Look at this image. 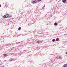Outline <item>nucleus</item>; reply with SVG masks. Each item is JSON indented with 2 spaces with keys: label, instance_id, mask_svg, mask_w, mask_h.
<instances>
[{
  "label": "nucleus",
  "instance_id": "obj_1",
  "mask_svg": "<svg viewBox=\"0 0 67 67\" xmlns=\"http://www.w3.org/2000/svg\"><path fill=\"white\" fill-rule=\"evenodd\" d=\"M8 16L9 15L8 14H7L3 16V18L4 19H5V18H7V17H8Z\"/></svg>",
  "mask_w": 67,
  "mask_h": 67
},
{
  "label": "nucleus",
  "instance_id": "obj_2",
  "mask_svg": "<svg viewBox=\"0 0 67 67\" xmlns=\"http://www.w3.org/2000/svg\"><path fill=\"white\" fill-rule=\"evenodd\" d=\"M37 1L36 0H34V1H32V3L33 4L37 3Z\"/></svg>",
  "mask_w": 67,
  "mask_h": 67
},
{
  "label": "nucleus",
  "instance_id": "obj_3",
  "mask_svg": "<svg viewBox=\"0 0 67 67\" xmlns=\"http://www.w3.org/2000/svg\"><path fill=\"white\" fill-rule=\"evenodd\" d=\"M64 67H67V64L64 65Z\"/></svg>",
  "mask_w": 67,
  "mask_h": 67
},
{
  "label": "nucleus",
  "instance_id": "obj_4",
  "mask_svg": "<svg viewBox=\"0 0 67 67\" xmlns=\"http://www.w3.org/2000/svg\"><path fill=\"white\" fill-rule=\"evenodd\" d=\"M59 38H57L56 40V41H59Z\"/></svg>",
  "mask_w": 67,
  "mask_h": 67
},
{
  "label": "nucleus",
  "instance_id": "obj_5",
  "mask_svg": "<svg viewBox=\"0 0 67 67\" xmlns=\"http://www.w3.org/2000/svg\"><path fill=\"white\" fill-rule=\"evenodd\" d=\"M13 59L10 58V60H9V61L10 62V61H12V60H13Z\"/></svg>",
  "mask_w": 67,
  "mask_h": 67
},
{
  "label": "nucleus",
  "instance_id": "obj_6",
  "mask_svg": "<svg viewBox=\"0 0 67 67\" xmlns=\"http://www.w3.org/2000/svg\"><path fill=\"white\" fill-rule=\"evenodd\" d=\"M8 17L9 18H11V17H12V16L10 15H8Z\"/></svg>",
  "mask_w": 67,
  "mask_h": 67
},
{
  "label": "nucleus",
  "instance_id": "obj_7",
  "mask_svg": "<svg viewBox=\"0 0 67 67\" xmlns=\"http://www.w3.org/2000/svg\"><path fill=\"white\" fill-rule=\"evenodd\" d=\"M56 41V40L55 39H53L52 40V42H55V41Z\"/></svg>",
  "mask_w": 67,
  "mask_h": 67
},
{
  "label": "nucleus",
  "instance_id": "obj_8",
  "mask_svg": "<svg viewBox=\"0 0 67 67\" xmlns=\"http://www.w3.org/2000/svg\"><path fill=\"white\" fill-rule=\"evenodd\" d=\"M3 55H4V56H5V57L7 56V55H6V54H3Z\"/></svg>",
  "mask_w": 67,
  "mask_h": 67
},
{
  "label": "nucleus",
  "instance_id": "obj_9",
  "mask_svg": "<svg viewBox=\"0 0 67 67\" xmlns=\"http://www.w3.org/2000/svg\"><path fill=\"white\" fill-rule=\"evenodd\" d=\"M20 30H21V27H19L18 28V30H19V31H20Z\"/></svg>",
  "mask_w": 67,
  "mask_h": 67
},
{
  "label": "nucleus",
  "instance_id": "obj_10",
  "mask_svg": "<svg viewBox=\"0 0 67 67\" xmlns=\"http://www.w3.org/2000/svg\"><path fill=\"white\" fill-rule=\"evenodd\" d=\"M62 1L63 2H64L66 1V0H62Z\"/></svg>",
  "mask_w": 67,
  "mask_h": 67
},
{
  "label": "nucleus",
  "instance_id": "obj_11",
  "mask_svg": "<svg viewBox=\"0 0 67 67\" xmlns=\"http://www.w3.org/2000/svg\"><path fill=\"white\" fill-rule=\"evenodd\" d=\"M57 23H54V25H57Z\"/></svg>",
  "mask_w": 67,
  "mask_h": 67
},
{
  "label": "nucleus",
  "instance_id": "obj_12",
  "mask_svg": "<svg viewBox=\"0 0 67 67\" xmlns=\"http://www.w3.org/2000/svg\"><path fill=\"white\" fill-rule=\"evenodd\" d=\"M40 42V41H37L36 42V43H39Z\"/></svg>",
  "mask_w": 67,
  "mask_h": 67
},
{
  "label": "nucleus",
  "instance_id": "obj_13",
  "mask_svg": "<svg viewBox=\"0 0 67 67\" xmlns=\"http://www.w3.org/2000/svg\"><path fill=\"white\" fill-rule=\"evenodd\" d=\"M66 54H67V52H66Z\"/></svg>",
  "mask_w": 67,
  "mask_h": 67
},
{
  "label": "nucleus",
  "instance_id": "obj_14",
  "mask_svg": "<svg viewBox=\"0 0 67 67\" xmlns=\"http://www.w3.org/2000/svg\"><path fill=\"white\" fill-rule=\"evenodd\" d=\"M1 7V5L0 4V7Z\"/></svg>",
  "mask_w": 67,
  "mask_h": 67
}]
</instances>
